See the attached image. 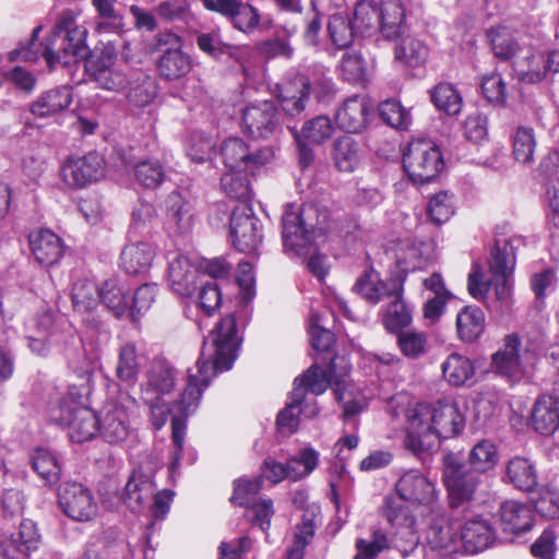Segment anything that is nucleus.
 I'll return each mask as SVG.
<instances>
[{
    "instance_id": "nucleus-1",
    "label": "nucleus",
    "mask_w": 559,
    "mask_h": 559,
    "mask_svg": "<svg viewBox=\"0 0 559 559\" xmlns=\"http://www.w3.org/2000/svg\"><path fill=\"white\" fill-rule=\"evenodd\" d=\"M239 344L236 319L233 314L226 316L204 340L195 370H188L187 384L176 402V408L181 417H171V439L175 445L169 465L171 473L179 467L187 429L185 418L197 411L202 393L212 378L231 368Z\"/></svg>"
},
{
    "instance_id": "nucleus-2",
    "label": "nucleus",
    "mask_w": 559,
    "mask_h": 559,
    "mask_svg": "<svg viewBox=\"0 0 559 559\" xmlns=\"http://www.w3.org/2000/svg\"><path fill=\"white\" fill-rule=\"evenodd\" d=\"M330 213L317 204H304L298 207L288 204L282 216V238L286 252L295 255L311 251L312 242L329 229Z\"/></svg>"
},
{
    "instance_id": "nucleus-3",
    "label": "nucleus",
    "mask_w": 559,
    "mask_h": 559,
    "mask_svg": "<svg viewBox=\"0 0 559 559\" xmlns=\"http://www.w3.org/2000/svg\"><path fill=\"white\" fill-rule=\"evenodd\" d=\"M442 464V480L450 506L460 508L472 502L477 491L485 485L487 476L467 466L457 453H447Z\"/></svg>"
},
{
    "instance_id": "nucleus-4",
    "label": "nucleus",
    "mask_w": 559,
    "mask_h": 559,
    "mask_svg": "<svg viewBox=\"0 0 559 559\" xmlns=\"http://www.w3.org/2000/svg\"><path fill=\"white\" fill-rule=\"evenodd\" d=\"M281 106L286 115L295 117L306 108L310 92L321 103H329L335 94L334 83L325 75L309 80L302 74H295L278 85Z\"/></svg>"
},
{
    "instance_id": "nucleus-5",
    "label": "nucleus",
    "mask_w": 559,
    "mask_h": 559,
    "mask_svg": "<svg viewBox=\"0 0 559 559\" xmlns=\"http://www.w3.org/2000/svg\"><path fill=\"white\" fill-rule=\"evenodd\" d=\"M87 29L84 26L69 27L59 23L45 46L44 57L50 68L56 63L70 66L85 60L90 55L86 45Z\"/></svg>"
},
{
    "instance_id": "nucleus-6",
    "label": "nucleus",
    "mask_w": 559,
    "mask_h": 559,
    "mask_svg": "<svg viewBox=\"0 0 559 559\" xmlns=\"http://www.w3.org/2000/svg\"><path fill=\"white\" fill-rule=\"evenodd\" d=\"M403 167L415 185L436 179L444 168V160L438 145L428 140H413L403 154Z\"/></svg>"
},
{
    "instance_id": "nucleus-7",
    "label": "nucleus",
    "mask_w": 559,
    "mask_h": 559,
    "mask_svg": "<svg viewBox=\"0 0 559 559\" xmlns=\"http://www.w3.org/2000/svg\"><path fill=\"white\" fill-rule=\"evenodd\" d=\"M50 420L66 427L72 442L92 440L98 433L99 415L76 402L63 400L50 409Z\"/></svg>"
},
{
    "instance_id": "nucleus-8",
    "label": "nucleus",
    "mask_w": 559,
    "mask_h": 559,
    "mask_svg": "<svg viewBox=\"0 0 559 559\" xmlns=\"http://www.w3.org/2000/svg\"><path fill=\"white\" fill-rule=\"evenodd\" d=\"M349 366L344 357L333 356L328 365L326 371L317 364L310 366L299 378L295 379L294 385H301L305 391L320 395L332 386L338 402L344 399L346 386L345 377L349 373Z\"/></svg>"
},
{
    "instance_id": "nucleus-9",
    "label": "nucleus",
    "mask_w": 559,
    "mask_h": 559,
    "mask_svg": "<svg viewBox=\"0 0 559 559\" xmlns=\"http://www.w3.org/2000/svg\"><path fill=\"white\" fill-rule=\"evenodd\" d=\"M405 447L414 453L437 449V435L433 431V415L430 404L418 403L408 408Z\"/></svg>"
},
{
    "instance_id": "nucleus-10",
    "label": "nucleus",
    "mask_w": 559,
    "mask_h": 559,
    "mask_svg": "<svg viewBox=\"0 0 559 559\" xmlns=\"http://www.w3.org/2000/svg\"><path fill=\"white\" fill-rule=\"evenodd\" d=\"M223 163L231 171L253 173L259 167L269 164L275 157L271 146L261 147L251 152L247 143L240 138H229L221 146Z\"/></svg>"
},
{
    "instance_id": "nucleus-11",
    "label": "nucleus",
    "mask_w": 559,
    "mask_h": 559,
    "mask_svg": "<svg viewBox=\"0 0 559 559\" xmlns=\"http://www.w3.org/2000/svg\"><path fill=\"white\" fill-rule=\"evenodd\" d=\"M262 485V476H257L253 479L239 478L235 480L230 501L234 504L250 508L253 512V523L259 525L262 531H266L270 527L274 511L272 500L258 497Z\"/></svg>"
},
{
    "instance_id": "nucleus-12",
    "label": "nucleus",
    "mask_w": 559,
    "mask_h": 559,
    "mask_svg": "<svg viewBox=\"0 0 559 559\" xmlns=\"http://www.w3.org/2000/svg\"><path fill=\"white\" fill-rule=\"evenodd\" d=\"M230 236L235 248L243 253H254L262 242V224L248 203L237 205L230 217Z\"/></svg>"
},
{
    "instance_id": "nucleus-13",
    "label": "nucleus",
    "mask_w": 559,
    "mask_h": 559,
    "mask_svg": "<svg viewBox=\"0 0 559 559\" xmlns=\"http://www.w3.org/2000/svg\"><path fill=\"white\" fill-rule=\"evenodd\" d=\"M60 171L68 187L81 189L104 177L105 160L97 152H88L82 156L71 155L64 159Z\"/></svg>"
},
{
    "instance_id": "nucleus-14",
    "label": "nucleus",
    "mask_w": 559,
    "mask_h": 559,
    "mask_svg": "<svg viewBox=\"0 0 559 559\" xmlns=\"http://www.w3.org/2000/svg\"><path fill=\"white\" fill-rule=\"evenodd\" d=\"M319 453L313 448H304L297 456L292 457L286 465L272 457L265 459L261 468L262 481L264 478L277 484L288 477L298 480L312 473L318 466Z\"/></svg>"
},
{
    "instance_id": "nucleus-15",
    "label": "nucleus",
    "mask_w": 559,
    "mask_h": 559,
    "mask_svg": "<svg viewBox=\"0 0 559 559\" xmlns=\"http://www.w3.org/2000/svg\"><path fill=\"white\" fill-rule=\"evenodd\" d=\"M243 131L255 139H269L282 131L280 111L275 104L264 100L253 104L242 112Z\"/></svg>"
},
{
    "instance_id": "nucleus-16",
    "label": "nucleus",
    "mask_w": 559,
    "mask_h": 559,
    "mask_svg": "<svg viewBox=\"0 0 559 559\" xmlns=\"http://www.w3.org/2000/svg\"><path fill=\"white\" fill-rule=\"evenodd\" d=\"M41 536L34 521L24 519L17 530L0 535L2 559H27L40 545Z\"/></svg>"
},
{
    "instance_id": "nucleus-17",
    "label": "nucleus",
    "mask_w": 559,
    "mask_h": 559,
    "mask_svg": "<svg viewBox=\"0 0 559 559\" xmlns=\"http://www.w3.org/2000/svg\"><path fill=\"white\" fill-rule=\"evenodd\" d=\"M59 503L66 515L78 522L91 521L97 514L92 491L80 483H66L59 490Z\"/></svg>"
},
{
    "instance_id": "nucleus-18",
    "label": "nucleus",
    "mask_w": 559,
    "mask_h": 559,
    "mask_svg": "<svg viewBox=\"0 0 559 559\" xmlns=\"http://www.w3.org/2000/svg\"><path fill=\"white\" fill-rule=\"evenodd\" d=\"M373 104L366 95L347 97L335 112L336 126L347 133L364 132L371 120Z\"/></svg>"
},
{
    "instance_id": "nucleus-19",
    "label": "nucleus",
    "mask_w": 559,
    "mask_h": 559,
    "mask_svg": "<svg viewBox=\"0 0 559 559\" xmlns=\"http://www.w3.org/2000/svg\"><path fill=\"white\" fill-rule=\"evenodd\" d=\"M85 69L91 80L100 88L112 92H121L127 88L129 71H123L110 53L102 52L96 59L86 61Z\"/></svg>"
},
{
    "instance_id": "nucleus-20",
    "label": "nucleus",
    "mask_w": 559,
    "mask_h": 559,
    "mask_svg": "<svg viewBox=\"0 0 559 559\" xmlns=\"http://www.w3.org/2000/svg\"><path fill=\"white\" fill-rule=\"evenodd\" d=\"M395 490L402 500L412 503L432 506L438 500L435 484L418 469H409L401 475Z\"/></svg>"
},
{
    "instance_id": "nucleus-21",
    "label": "nucleus",
    "mask_w": 559,
    "mask_h": 559,
    "mask_svg": "<svg viewBox=\"0 0 559 559\" xmlns=\"http://www.w3.org/2000/svg\"><path fill=\"white\" fill-rule=\"evenodd\" d=\"M98 433L110 443L123 442L130 432L128 407L122 402H110L99 412Z\"/></svg>"
},
{
    "instance_id": "nucleus-22",
    "label": "nucleus",
    "mask_w": 559,
    "mask_h": 559,
    "mask_svg": "<svg viewBox=\"0 0 559 559\" xmlns=\"http://www.w3.org/2000/svg\"><path fill=\"white\" fill-rule=\"evenodd\" d=\"M405 274L397 271L385 281H380L372 271L359 276L354 290L370 304H377L382 299L390 298L392 294L403 292Z\"/></svg>"
},
{
    "instance_id": "nucleus-23",
    "label": "nucleus",
    "mask_w": 559,
    "mask_h": 559,
    "mask_svg": "<svg viewBox=\"0 0 559 559\" xmlns=\"http://www.w3.org/2000/svg\"><path fill=\"white\" fill-rule=\"evenodd\" d=\"M209 11L217 12L231 20L234 26L241 32H252L260 22L258 11L239 0H201Z\"/></svg>"
},
{
    "instance_id": "nucleus-24",
    "label": "nucleus",
    "mask_w": 559,
    "mask_h": 559,
    "mask_svg": "<svg viewBox=\"0 0 559 559\" xmlns=\"http://www.w3.org/2000/svg\"><path fill=\"white\" fill-rule=\"evenodd\" d=\"M176 385V369L164 357H155L145 371L142 383L144 396H163L169 394Z\"/></svg>"
},
{
    "instance_id": "nucleus-25",
    "label": "nucleus",
    "mask_w": 559,
    "mask_h": 559,
    "mask_svg": "<svg viewBox=\"0 0 559 559\" xmlns=\"http://www.w3.org/2000/svg\"><path fill=\"white\" fill-rule=\"evenodd\" d=\"M510 275L492 276L491 280H485L479 264L473 265V271L468 275L467 289L471 296L477 300H485L491 285H495L497 299L502 304H508L511 298Z\"/></svg>"
},
{
    "instance_id": "nucleus-26",
    "label": "nucleus",
    "mask_w": 559,
    "mask_h": 559,
    "mask_svg": "<svg viewBox=\"0 0 559 559\" xmlns=\"http://www.w3.org/2000/svg\"><path fill=\"white\" fill-rule=\"evenodd\" d=\"M433 415V431L437 435V448L440 439L457 436L465 426V418L454 403L439 402L431 405Z\"/></svg>"
},
{
    "instance_id": "nucleus-27",
    "label": "nucleus",
    "mask_w": 559,
    "mask_h": 559,
    "mask_svg": "<svg viewBox=\"0 0 559 559\" xmlns=\"http://www.w3.org/2000/svg\"><path fill=\"white\" fill-rule=\"evenodd\" d=\"M29 246L36 261L44 266L56 264L64 253L61 238L48 229L31 234Z\"/></svg>"
},
{
    "instance_id": "nucleus-28",
    "label": "nucleus",
    "mask_w": 559,
    "mask_h": 559,
    "mask_svg": "<svg viewBox=\"0 0 559 559\" xmlns=\"http://www.w3.org/2000/svg\"><path fill=\"white\" fill-rule=\"evenodd\" d=\"M520 348V337L516 334L507 335L503 346L492 355L495 370L510 379L519 378L523 372Z\"/></svg>"
},
{
    "instance_id": "nucleus-29",
    "label": "nucleus",
    "mask_w": 559,
    "mask_h": 559,
    "mask_svg": "<svg viewBox=\"0 0 559 559\" xmlns=\"http://www.w3.org/2000/svg\"><path fill=\"white\" fill-rule=\"evenodd\" d=\"M127 87L128 103L138 108L151 105L158 94L156 80L143 71L129 70Z\"/></svg>"
},
{
    "instance_id": "nucleus-30",
    "label": "nucleus",
    "mask_w": 559,
    "mask_h": 559,
    "mask_svg": "<svg viewBox=\"0 0 559 559\" xmlns=\"http://www.w3.org/2000/svg\"><path fill=\"white\" fill-rule=\"evenodd\" d=\"M498 515L504 533L519 535L533 527L532 510L525 503L508 500L501 503Z\"/></svg>"
},
{
    "instance_id": "nucleus-31",
    "label": "nucleus",
    "mask_w": 559,
    "mask_h": 559,
    "mask_svg": "<svg viewBox=\"0 0 559 559\" xmlns=\"http://www.w3.org/2000/svg\"><path fill=\"white\" fill-rule=\"evenodd\" d=\"M495 537V531L487 521L475 519L464 523L459 540L466 552L476 554L491 546Z\"/></svg>"
},
{
    "instance_id": "nucleus-32",
    "label": "nucleus",
    "mask_w": 559,
    "mask_h": 559,
    "mask_svg": "<svg viewBox=\"0 0 559 559\" xmlns=\"http://www.w3.org/2000/svg\"><path fill=\"white\" fill-rule=\"evenodd\" d=\"M532 427L544 436H551L559 427V402L552 395L544 394L535 402L532 412Z\"/></svg>"
},
{
    "instance_id": "nucleus-33",
    "label": "nucleus",
    "mask_w": 559,
    "mask_h": 559,
    "mask_svg": "<svg viewBox=\"0 0 559 559\" xmlns=\"http://www.w3.org/2000/svg\"><path fill=\"white\" fill-rule=\"evenodd\" d=\"M72 103V91L69 86H57L40 94L31 104L33 115L45 118L66 110Z\"/></svg>"
},
{
    "instance_id": "nucleus-34",
    "label": "nucleus",
    "mask_w": 559,
    "mask_h": 559,
    "mask_svg": "<svg viewBox=\"0 0 559 559\" xmlns=\"http://www.w3.org/2000/svg\"><path fill=\"white\" fill-rule=\"evenodd\" d=\"M154 257L155 250L148 242L129 243L120 254V265L128 274H144L150 270Z\"/></svg>"
},
{
    "instance_id": "nucleus-35",
    "label": "nucleus",
    "mask_w": 559,
    "mask_h": 559,
    "mask_svg": "<svg viewBox=\"0 0 559 559\" xmlns=\"http://www.w3.org/2000/svg\"><path fill=\"white\" fill-rule=\"evenodd\" d=\"M154 490L155 485L150 476L133 472L124 486L122 500L132 512H139L153 497Z\"/></svg>"
},
{
    "instance_id": "nucleus-36",
    "label": "nucleus",
    "mask_w": 559,
    "mask_h": 559,
    "mask_svg": "<svg viewBox=\"0 0 559 559\" xmlns=\"http://www.w3.org/2000/svg\"><path fill=\"white\" fill-rule=\"evenodd\" d=\"M171 289L181 296H190L195 289L197 270L183 255L176 257L169 263L168 271Z\"/></svg>"
},
{
    "instance_id": "nucleus-37",
    "label": "nucleus",
    "mask_w": 559,
    "mask_h": 559,
    "mask_svg": "<svg viewBox=\"0 0 559 559\" xmlns=\"http://www.w3.org/2000/svg\"><path fill=\"white\" fill-rule=\"evenodd\" d=\"M485 313L476 306H465L456 316L457 337L464 343L477 341L485 330Z\"/></svg>"
},
{
    "instance_id": "nucleus-38",
    "label": "nucleus",
    "mask_w": 559,
    "mask_h": 559,
    "mask_svg": "<svg viewBox=\"0 0 559 559\" xmlns=\"http://www.w3.org/2000/svg\"><path fill=\"white\" fill-rule=\"evenodd\" d=\"M454 523L444 516L435 519L427 532V540L435 549L455 551L460 543Z\"/></svg>"
},
{
    "instance_id": "nucleus-39",
    "label": "nucleus",
    "mask_w": 559,
    "mask_h": 559,
    "mask_svg": "<svg viewBox=\"0 0 559 559\" xmlns=\"http://www.w3.org/2000/svg\"><path fill=\"white\" fill-rule=\"evenodd\" d=\"M191 59L179 47L167 48L159 57L157 71L168 81L178 80L191 70Z\"/></svg>"
},
{
    "instance_id": "nucleus-40",
    "label": "nucleus",
    "mask_w": 559,
    "mask_h": 559,
    "mask_svg": "<svg viewBox=\"0 0 559 559\" xmlns=\"http://www.w3.org/2000/svg\"><path fill=\"white\" fill-rule=\"evenodd\" d=\"M380 19V7L376 0H358L356 2L352 20L359 36H370L379 31Z\"/></svg>"
},
{
    "instance_id": "nucleus-41",
    "label": "nucleus",
    "mask_w": 559,
    "mask_h": 559,
    "mask_svg": "<svg viewBox=\"0 0 559 559\" xmlns=\"http://www.w3.org/2000/svg\"><path fill=\"white\" fill-rule=\"evenodd\" d=\"M167 217L169 224L176 227L179 234L189 233L193 225L192 206L180 193L171 192L167 200Z\"/></svg>"
},
{
    "instance_id": "nucleus-42",
    "label": "nucleus",
    "mask_w": 559,
    "mask_h": 559,
    "mask_svg": "<svg viewBox=\"0 0 559 559\" xmlns=\"http://www.w3.org/2000/svg\"><path fill=\"white\" fill-rule=\"evenodd\" d=\"M333 158L338 170L354 171L361 159L359 143L348 135L337 138L333 143Z\"/></svg>"
},
{
    "instance_id": "nucleus-43",
    "label": "nucleus",
    "mask_w": 559,
    "mask_h": 559,
    "mask_svg": "<svg viewBox=\"0 0 559 559\" xmlns=\"http://www.w3.org/2000/svg\"><path fill=\"white\" fill-rule=\"evenodd\" d=\"M443 378L449 384L460 386L465 384L475 374L472 360L459 353L450 354L441 365Z\"/></svg>"
},
{
    "instance_id": "nucleus-44",
    "label": "nucleus",
    "mask_w": 559,
    "mask_h": 559,
    "mask_svg": "<svg viewBox=\"0 0 559 559\" xmlns=\"http://www.w3.org/2000/svg\"><path fill=\"white\" fill-rule=\"evenodd\" d=\"M379 31L386 39H394L404 32V9L399 0H386L380 5Z\"/></svg>"
},
{
    "instance_id": "nucleus-45",
    "label": "nucleus",
    "mask_w": 559,
    "mask_h": 559,
    "mask_svg": "<svg viewBox=\"0 0 559 559\" xmlns=\"http://www.w3.org/2000/svg\"><path fill=\"white\" fill-rule=\"evenodd\" d=\"M97 12L95 32L119 34L123 29V16L115 9V0H92Z\"/></svg>"
},
{
    "instance_id": "nucleus-46",
    "label": "nucleus",
    "mask_w": 559,
    "mask_h": 559,
    "mask_svg": "<svg viewBox=\"0 0 559 559\" xmlns=\"http://www.w3.org/2000/svg\"><path fill=\"white\" fill-rule=\"evenodd\" d=\"M513 239H496L488 261L492 276L511 275L515 265Z\"/></svg>"
},
{
    "instance_id": "nucleus-47",
    "label": "nucleus",
    "mask_w": 559,
    "mask_h": 559,
    "mask_svg": "<svg viewBox=\"0 0 559 559\" xmlns=\"http://www.w3.org/2000/svg\"><path fill=\"white\" fill-rule=\"evenodd\" d=\"M306 399V391L301 385H296L289 395L286 407L282 409L276 418V425L281 432L292 435L299 426V407Z\"/></svg>"
},
{
    "instance_id": "nucleus-48",
    "label": "nucleus",
    "mask_w": 559,
    "mask_h": 559,
    "mask_svg": "<svg viewBox=\"0 0 559 559\" xmlns=\"http://www.w3.org/2000/svg\"><path fill=\"white\" fill-rule=\"evenodd\" d=\"M507 476L511 484L520 490L531 491L537 485V476L533 464L524 457H514L507 465Z\"/></svg>"
},
{
    "instance_id": "nucleus-49",
    "label": "nucleus",
    "mask_w": 559,
    "mask_h": 559,
    "mask_svg": "<svg viewBox=\"0 0 559 559\" xmlns=\"http://www.w3.org/2000/svg\"><path fill=\"white\" fill-rule=\"evenodd\" d=\"M430 99L436 108L449 116L461 112L463 99L453 84L439 83L430 91Z\"/></svg>"
},
{
    "instance_id": "nucleus-50",
    "label": "nucleus",
    "mask_w": 559,
    "mask_h": 559,
    "mask_svg": "<svg viewBox=\"0 0 559 559\" xmlns=\"http://www.w3.org/2000/svg\"><path fill=\"white\" fill-rule=\"evenodd\" d=\"M136 347L132 343L123 344L118 352L116 377L124 383L134 384L140 372Z\"/></svg>"
},
{
    "instance_id": "nucleus-51",
    "label": "nucleus",
    "mask_w": 559,
    "mask_h": 559,
    "mask_svg": "<svg viewBox=\"0 0 559 559\" xmlns=\"http://www.w3.org/2000/svg\"><path fill=\"white\" fill-rule=\"evenodd\" d=\"M328 33L333 45L341 49L349 47L355 37L359 36L354 27L353 20L343 13H335L330 16Z\"/></svg>"
},
{
    "instance_id": "nucleus-52",
    "label": "nucleus",
    "mask_w": 559,
    "mask_h": 559,
    "mask_svg": "<svg viewBox=\"0 0 559 559\" xmlns=\"http://www.w3.org/2000/svg\"><path fill=\"white\" fill-rule=\"evenodd\" d=\"M403 292L392 294L389 306L383 316L384 328L393 333L400 332L412 321L411 310L402 298Z\"/></svg>"
},
{
    "instance_id": "nucleus-53",
    "label": "nucleus",
    "mask_w": 559,
    "mask_h": 559,
    "mask_svg": "<svg viewBox=\"0 0 559 559\" xmlns=\"http://www.w3.org/2000/svg\"><path fill=\"white\" fill-rule=\"evenodd\" d=\"M395 59L405 66L418 67L426 62L429 55L427 45L414 37H405L395 46Z\"/></svg>"
},
{
    "instance_id": "nucleus-54",
    "label": "nucleus",
    "mask_w": 559,
    "mask_h": 559,
    "mask_svg": "<svg viewBox=\"0 0 559 559\" xmlns=\"http://www.w3.org/2000/svg\"><path fill=\"white\" fill-rule=\"evenodd\" d=\"M99 299L116 318L122 317L128 309L127 292L116 280L103 284Z\"/></svg>"
},
{
    "instance_id": "nucleus-55",
    "label": "nucleus",
    "mask_w": 559,
    "mask_h": 559,
    "mask_svg": "<svg viewBox=\"0 0 559 559\" xmlns=\"http://www.w3.org/2000/svg\"><path fill=\"white\" fill-rule=\"evenodd\" d=\"M511 139L514 159L523 165L532 164L536 148V139L533 128L519 127Z\"/></svg>"
},
{
    "instance_id": "nucleus-56",
    "label": "nucleus",
    "mask_w": 559,
    "mask_h": 559,
    "mask_svg": "<svg viewBox=\"0 0 559 559\" xmlns=\"http://www.w3.org/2000/svg\"><path fill=\"white\" fill-rule=\"evenodd\" d=\"M71 298L75 311L90 312L98 305L99 289L91 281L79 280L72 286Z\"/></svg>"
},
{
    "instance_id": "nucleus-57",
    "label": "nucleus",
    "mask_w": 559,
    "mask_h": 559,
    "mask_svg": "<svg viewBox=\"0 0 559 559\" xmlns=\"http://www.w3.org/2000/svg\"><path fill=\"white\" fill-rule=\"evenodd\" d=\"M497 457L495 444L488 440H481L469 451L466 465L481 475L487 476V472L495 467Z\"/></svg>"
},
{
    "instance_id": "nucleus-58",
    "label": "nucleus",
    "mask_w": 559,
    "mask_h": 559,
    "mask_svg": "<svg viewBox=\"0 0 559 559\" xmlns=\"http://www.w3.org/2000/svg\"><path fill=\"white\" fill-rule=\"evenodd\" d=\"M333 133L334 127L331 119L328 116L321 115L307 120L300 132H295V135H299L301 139L319 145L331 139Z\"/></svg>"
},
{
    "instance_id": "nucleus-59",
    "label": "nucleus",
    "mask_w": 559,
    "mask_h": 559,
    "mask_svg": "<svg viewBox=\"0 0 559 559\" xmlns=\"http://www.w3.org/2000/svg\"><path fill=\"white\" fill-rule=\"evenodd\" d=\"M392 539L380 528H372L370 538L356 539L357 555L354 559H374L390 549Z\"/></svg>"
},
{
    "instance_id": "nucleus-60",
    "label": "nucleus",
    "mask_w": 559,
    "mask_h": 559,
    "mask_svg": "<svg viewBox=\"0 0 559 559\" xmlns=\"http://www.w3.org/2000/svg\"><path fill=\"white\" fill-rule=\"evenodd\" d=\"M33 469L47 483L55 484L59 480L60 466L56 456L45 449H37L32 455Z\"/></svg>"
},
{
    "instance_id": "nucleus-61",
    "label": "nucleus",
    "mask_w": 559,
    "mask_h": 559,
    "mask_svg": "<svg viewBox=\"0 0 559 559\" xmlns=\"http://www.w3.org/2000/svg\"><path fill=\"white\" fill-rule=\"evenodd\" d=\"M245 173L229 170L221 178V185L226 194L233 199L240 200L241 203H248L247 201L250 198V186Z\"/></svg>"
},
{
    "instance_id": "nucleus-62",
    "label": "nucleus",
    "mask_w": 559,
    "mask_h": 559,
    "mask_svg": "<svg viewBox=\"0 0 559 559\" xmlns=\"http://www.w3.org/2000/svg\"><path fill=\"white\" fill-rule=\"evenodd\" d=\"M454 213L453 195L447 191L435 194L428 203L427 214L437 225L445 223Z\"/></svg>"
},
{
    "instance_id": "nucleus-63",
    "label": "nucleus",
    "mask_w": 559,
    "mask_h": 559,
    "mask_svg": "<svg viewBox=\"0 0 559 559\" xmlns=\"http://www.w3.org/2000/svg\"><path fill=\"white\" fill-rule=\"evenodd\" d=\"M138 182L148 189L157 188L165 178V171L158 160H143L134 169Z\"/></svg>"
},
{
    "instance_id": "nucleus-64",
    "label": "nucleus",
    "mask_w": 559,
    "mask_h": 559,
    "mask_svg": "<svg viewBox=\"0 0 559 559\" xmlns=\"http://www.w3.org/2000/svg\"><path fill=\"white\" fill-rule=\"evenodd\" d=\"M379 115L386 124L396 129H406L411 122L409 112L399 102L393 99L384 100L380 104Z\"/></svg>"
}]
</instances>
